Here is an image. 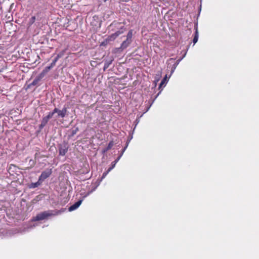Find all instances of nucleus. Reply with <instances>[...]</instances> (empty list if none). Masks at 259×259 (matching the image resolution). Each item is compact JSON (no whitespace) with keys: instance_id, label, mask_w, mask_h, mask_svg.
<instances>
[{"instance_id":"f257e3e1","label":"nucleus","mask_w":259,"mask_h":259,"mask_svg":"<svg viewBox=\"0 0 259 259\" xmlns=\"http://www.w3.org/2000/svg\"><path fill=\"white\" fill-rule=\"evenodd\" d=\"M110 27H116L117 29H118V30L116 31L115 33L111 34L110 35L108 36L105 39L104 42H102V45H106L109 41H113L117 36H118L120 34L123 33L125 30V28H124V25H122L120 23L113 22L110 25Z\"/></svg>"},{"instance_id":"f03ea898","label":"nucleus","mask_w":259,"mask_h":259,"mask_svg":"<svg viewBox=\"0 0 259 259\" xmlns=\"http://www.w3.org/2000/svg\"><path fill=\"white\" fill-rule=\"evenodd\" d=\"M63 212H64V210L63 209L58 210H54L45 211L37 214L36 216L32 219V221L44 220L48 218L49 217L52 215H57L61 214Z\"/></svg>"},{"instance_id":"7ed1b4c3","label":"nucleus","mask_w":259,"mask_h":259,"mask_svg":"<svg viewBox=\"0 0 259 259\" xmlns=\"http://www.w3.org/2000/svg\"><path fill=\"white\" fill-rule=\"evenodd\" d=\"M67 108L64 107L62 110H59L57 108L54 109V113H57L58 117L64 118L67 114Z\"/></svg>"},{"instance_id":"20e7f679","label":"nucleus","mask_w":259,"mask_h":259,"mask_svg":"<svg viewBox=\"0 0 259 259\" xmlns=\"http://www.w3.org/2000/svg\"><path fill=\"white\" fill-rule=\"evenodd\" d=\"M52 174V169H47L42 172L41 175L39 176L38 179L39 181L42 182L45 179L49 177Z\"/></svg>"},{"instance_id":"39448f33","label":"nucleus","mask_w":259,"mask_h":259,"mask_svg":"<svg viewBox=\"0 0 259 259\" xmlns=\"http://www.w3.org/2000/svg\"><path fill=\"white\" fill-rule=\"evenodd\" d=\"M68 146L66 144L61 145L59 147V155L64 156L68 151Z\"/></svg>"},{"instance_id":"423d86ee","label":"nucleus","mask_w":259,"mask_h":259,"mask_svg":"<svg viewBox=\"0 0 259 259\" xmlns=\"http://www.w3.org/2000/svg\"><path fill=\"white\" fill-rule=\"evenodd\" d=\"M45 74L44 72L41 73L38 76H37L33 81L29 84V86H34L38 84V83L40 81L42 78L44 77Z\"/></svg>"},{"instance_id":"0eeeda50","label":"nucleus","mask_w":259,"mask_h":259,"mask_svg":"<svg viewBox=\"0 0 259 259\" xmlns=\"http://www.w3.org/2000/svg\"><path fill=\"white\" fill-rule=\"evenodd\" d=\"M82 202V200H79L73 205H71L68 208L69 211H72L76 209L80 205Z\"/></svg>"},{"instance_id":"6e6552de","label":"nucleus","mask_w":259,"mask_h":259,"mask_svg":"<svg viewBox=\"0 0 259 259\" xmlns=\"http://www.w3.org/2000/svg\"><path fill=\"white\" fill-rule=\"evenodd\" d=\"M132 41L126 39L125 40L123 41L121 44L120 47L119 48H117V50L121 49L122 50L126 49L128 46L131 44Z\"/></svg>"},{"instance_id":"1a4fd4ad","label":"nucleus","mask_w":259,"mask_h":259,"mask_svg":"<svg viewBox=\"0 0 259 259\" xmlns=\"http://www.w3.org/2000/svg\"><path fill=\"white\" fill-rule=\"evenodd\" d=\"M48 120L46 119L45 117L42 118L41 124L39 125V128L42 129L47 124L48 122Z\"/></svg>"},{"instance_id":"9d476101","label":"nucleus","mask_w":259,"mask_h":259,"mask_svg":"<svg viewBox=\"0 0 259 259\" xmlns=\"http://www.w3.org/2000/svg\"><path fill=\"white\" fill-rule=\"evenodd\" d=\"M113 61V59H111L109 60H106L104 63V69L105 70L106 69L108 68L109 67L110 65L112 63Z\"/></svg>"},{"instance_id":"9b49d317","label":"nucleus","mask_w":259,"mask_h":259,"mask_svg":"<svg viewBox=\"0 0 259 259\" xmlns=\"http://www.w3.org/2000/svg\"><path fill=\"white\" fill-rule=\"evenodd\" d=\"M121 157V155H119L115 161L112 162L111 166L109 167V170H111L115 167L116 163L119 160Z\"/></svg>"},{"instance_id":"f8f14e48","label":"nucleus","mask_w":259,"mask_h":259,"mask_svg":"<svg viewBox=\"0 0 259 259\" xmlns=\"http://www.w3.org/2000/svg\"><path fill=\"white\" fill-rule=\"evenodd\" d=\"M42 182L41 181H39V180H38V181L36 183H32L30 185H29V188H36L38 186H39L41 183Z\"/></svg>"},{"instance_id":"ddd939ff","label":"nucleus","mask_w":259,"mask_h":259,"mask_svg":"<svg viewBox=\"0 0 259 259\" xmlns=\"http://www.w3.org/2000/svg\"><path fill=\"white\" fill-rule=\"evenodd\" d=\"M198 32L197 27H196L195 28V36L193 39V43L194 44L195 43H196L198 41Z\"/></svg>"},{"instance_id":"4468645a","label":"nucleus","mask_w":259,"mask_h":259,"mask_svg":"<svg viewBox=\"0 0 259 259\" xmlns=\"http://www.w3.org/2000/svg\"><path fill=\"white\" fill-rule=\"evenodd\" d=\"M57 61L58 60L55 58L54 60L51 63V65L46 68V72L48 71L49 70L51 69L53 67H54Z\"/></svg>"},{"instance_id":"2eb2a0df","label":"nucleus","mask_w":259,"mask_h":259,"mask_svg":"<svg viewBox=\"0 0 259 259\" xmlns=\"http://www.w3.org/2000/svg\"><path fill=\"white\" fill-rule=\"evenodd\" d=\"M167 75H166L161 81L160 85L159 86V88H161L163 85H165V84L167 83Z\"/></svg>"},{"instance_id":"dca6fc26","label":"nucleus","mask_w":259,"mask_h":259,"mask_svg":"<svg viewBox=\"0 0 259 259\" xmlns=\"http://www.w3.org/2000/svg\"><path fill=\"white\" fill-rule=\"evenodd\" d=\"M178 66V63H174L171 67V71H170V74L168 77V78L170 77V76L172 75V74L174 72L175 69H176L177 67Z\"/></svg>"},{"instance_id":"f3484780","label":"nucleus","mask_w":259,"mask_h":259,"mask_svg":"<svg viewBox=\"0 0 259 259\" xmlns=\"http://www.w3.org/2000/svg\"><path fill=\"white\" fill-rule=\"evenodd\" d=\"M132 36H133V31H132V30H131L128 31V33L126 35V39L132 41Z\"/></svg>"},{"instance_id":"a211bd4d","label":"nucleus","mask_w":259,"mask_h":259,"mask_svg":"<svg viewBox=\"0 0 259 259\" xmlns=\"http://www.w3.org/2000/svg\"><path fill=\"white\" fill-rule=\"evenodd\" d=\"M55 113H54V110H53L52 112H49L48 115L47 116H45V117L49 120L50 119L52 118V117L53 116V115Z\"/></svg>"},{"instance_id":"6ab92c4d","label":"nucleus","mask_w":259,"mask_h":259,"mask_svg":"<svg viewBox=\"0 0 259 259\" xmlns=\"http://www.w3.org/2000/svg\"><path fill=\"white\" fill-rule=\"evenodd\" d=\"M64 51L59 53L57 56H56V57L55 58L56 59H57V60H58V59L60 58H61L63 55H64Z\"/></svg>"},{"instance_id":"aec40b11","label":"nucleus","mask_w":259,"mask_h":259,"mask_svg":"<svg viewBox=\"0 0 259 259\" xmlns=\"http://www.w3.org/2000/svg\"><path fill=\"white\" fill-rule=\"evenodd\" d=\"M97 187H95L93 189H92L91 191H89L83 197L85 198L87 196H89L90 194H91L92 192H93L96 189Z\"/></svg>"},{"instance_id":"412c9836","label":"nucleus","mask_w":259,"mask_h":259,"mask_svg":"<svg viewBox=\"0 0 259 259\" xmlns=\"http://www.w3.org/2000/svg\"><path fill=\"white\" fill-rule=\"evenodd\" d=\"M97 187H95L93 189H92L91 191H89L83 197L85 198L87 196H89L90 194H91L92 192H93L96 189Z\"/></svg>"},{"instance_id":"4be33fe9","label":"nucleus","mask_w":259,"mask_h":259,"mask_svg":"<svg viewBox=\"0 0 259 259\" xmlns=\"http://www.w3.org/2000/svg\"><path fill=\"white\" fill-rule=\"evenodd\" d=\"M113 146V142L112 141L110 142L106 148V151H108L109 149H110Z\"/></svg>"},{"instance_id":"5701e85b","label":"nucleus","mask_w":259,"mask_h":259,"mask_svg":"<svg viewBox=\"0 0 259 259\" xmlns=\"http://www.w3.org/2000/svg\"><path fill=\"white\" fill-rule=\"evenodd\" d=\"M130 143V140L128 141H127L126 142V145L124 147V148L122 149V151H121V154L119 155H121V156H122L123 153L124 152L125 150H126V149L127 148L128 145V144Z\"/></svg>"},{"instance_id":"b1692460","label":"nucleus","mask_w":259,"mask_h":259,"mask_svg":"<svg viewBox=\"0 0 259 259\" xmlns=\"http://www.w3.org/2000/svg\"><path fill=\"white\" fill-rule=\"evenodd\" d=\"M110 171H111V170H109V168H108V169L106 171L104 172L103 174V175H102V178H101V181L106 177V176L107 175V174H108Z\"/></svg>"},{"instance_id":"393cba45","label":"nucleus","mask_w":259,"mask_h":259,"mask_svg":"<svg viewBox=\"0 0 259 259\" xmlns=\"http://www.w3.org/2000/svg\"><path fill=\"white\" fill-rule=\"evenodd\" d=\"M78 131V127L75 128V129L73 130L71 132V136H73L74 135L76 134V133Z\"/></svg>"},{"instance_id":"a878e982","label":"nucleus","mask_w":259,"mask_h":259,"mask_svg":"<svg viewBox=\"0 0 259 259\" xmlns=\"http://www.w3.org/2000/svg\"><path fill=\"white\" fill-rule=\"evenodd\" d=\"M174 60H175V59H174V58H170V59L168 60V65H169V63H169V62H170V61H174Z\"/></svg>"},{"instance_id":"bb28decb","label":"nucleus","mask_w":259,"mask_h":259,"mask_svg":"<svg viewBox=\"0 0 259 259\" xmlns=\"http://www.w3.org/2000/svg\"><path fill=\"white\" fill-rule=\"evenodd\" d=\"M183 57H182V58L179 59L177 62H176L175 63H178V65L179 64V63L180 62V61L183 59Z\"/></svg>"},{"instance_id":"cd10ccee","label":"nucleus","mask_w":259,"mask_h":259,"mask_svg":"<svg viewBox=\"0 0 259 259\" xmlns=\"http://www.w3.org/2000/svg\"><path fill=\"white\" fill-rule=\"evenodd\" d=\"M34 227H35V225H34L33 226H31L30 227H29V228L32 229L33 228H34Z\"/></svg>"},{"instance_id":"c85d7f7f","label":"nucleus","mask_w":259,"mask_h":259,"mask_svg":"<svg viewBox=\"0 0 259 259\" xmlns=\"http://www.w3.org/2000/svg\"><path fill=\"white\" fill-rule=\"evenodd\" d=\"M132 138V137H130V139H128V140H127V141H128L129 140H130V141Z\"/></svg>"},{"instance_id":"c756f323","label":"nucleus","mask_w":259,"mask_h":259,"mask_svg":"<svg viewBox=\"0 0 259 259\" xmlns=\"http://www.w3.org/2000/svg\"><path fill=\"white\" fill-rule=\"evenodd\" d=\"M34 19H35V17H32V20H34Z\"/></svg>"}]
</instances>
